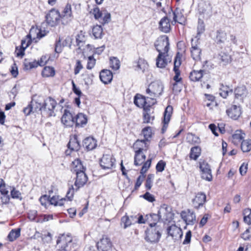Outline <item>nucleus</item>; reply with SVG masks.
<instances>
[{
    "instance_id": "nucleus-20",
    "label": "nucleus",
    "mask_w": 251,
    "mask_h": 251,
    "mask_svg": "<svg viewBox=\"0 0 251 251\" xmlns=\"http://www.w3.org/2000/svg\"><path fill=\"white\" fill-rule=\"evenodd\" d=\"M72 240L73 238L70 234H63L58 237L56 243L57 245L61 244V247H66V249H69V244L72 242Z\"/></svg>"
},
{
    "instance_id": "nucleus-25",
    "label": "nucleus",
    "mask_w": 251,
    "mask_h": 251,
    "mask_svg": "<svg viewBox=\"0 0 251 251\" xmlns=\"http://www.w3.org/2000/svg\"><path fill=\"white\" fill-rule=\"evenodd\" d=\"M100 78L103 83L108 84L112 80V73L109 70H103L100 72Z\"/></svg>"
},
{
    "instance_id": "nucleus-53",
    "label": "nucleus",
    "mask_w": 251,
    "mask_h": 251,
    "mask_svg": "<svg viewBox=\"0 0 251 251\" xmlns=\"http://www.w3.org/2000/svg\"><path fill=\"white\" fill-rule=\"evenodd\" d=\"M38 65L39 63L36 61L29 62L25 59L24 62L25 68L26 70H30L32 68H36L38 67Z\"/></svg>"
},
{
    "instance_id": "nucleus-7",
    "label": "nucleus",
    "mask_w": 251,
    "mask_h": 251,
    "mask_svg": "<svg viewBox=\"0 0 251 251\" xmlns=\"http://www.w3.org/2000/svg\"><path fill=\"white\" fill-rule=\"evenodd\" d=\"M92 13L95 19L98 20L102 25L108 24L111 21L110 14L106 11H100L97 7L93 8Z\"/></svg>"
},
{
    "instance_id": "nucleus-52",
    "label": "nucleus",
    "mask_w": 251,
    "mask_h": 251,
    "mask_svg": "<svg viewBox=\"0 0 251 251\" xmlns=\"http://www.w3.org/2000/svg\"><path fill=\"white\" fill-rule=\"evenodd\" d=\"M25 44V41L22 40L21 47L19 50H18L17 48L15 50L16 55L17 57H22L24 55V51L25 49L28 47L26 44L25 47L24 46V44Z\"/></svg>"
},
{
    "instance_id": "nucleus-41",
    "label": "nucleus",
    "mask_w": 251,
    "mask_h": 251,
    "mask_svg": "<svg viewBox=\"0 0 251 251\" xmlns=\"http://www.w3.org/2000/svg\"><path fill=\"white\" fill-rule=\"evenodd\" d=\"M173 108L171 105H168L165 109L164 112V120L163 122L165 124H168L172 114L173 113Z\"/></svg>"
},
{
    "instance_id": "nucleus-19",
    "label": "nucleus",
    "mask_w": 251,
    "mask_h": 251,
    "mask_svg": "<svg viewBox=\"0 0 251 251\" xmlns=\"http://www.w3.org/2000/svg\"><path fill=\"white\" fill-rule=\"evenodd\" d=\"M61 122L67 126H72L75 124V118L69 110L65 109L61 118Z\"/></svg>"
},
{
    "instance_id": "nucleus-5",
    "label": "nucleus",
    "mask_w": 251,
    "mask_h": 251,
    "mask_svg": "<svg viewBox=\"0 0 251 251\" xmlns=\"http://www.w3.org/2000/svg\"><path fill=\"white\" fill-rule=\"evenodd\" d=\"M76 6V5L73 4V6H72L69 3H67L66 5L61 14H60L61 20L62 24L67 25L73 20L74 18L73 13L74 12L73 7L75 8Z\"/></svg>"
},
{
    "instance_id": "nucleus-23",
    "label": "nucleus",
    "mask_w": 251,
    "mask_h": 251,
    "mask_svg": "<svg viewBox=\"0 0 251 251\" xmlns=\"http://www.w3.org/2000/svg\"><path fill=\"white\" fill-rule=\"evenodd\" d=\"M146 155L144 151H141L140 149L135 151V155L134 158V164L135 166H140L146 162L145 161Z\"/></svg>"
},
{
    "instance_id": "nucleus-33",
    "label": "nucleus",
    "mask_w": 251,
    "mask_h": 251,
    "mask_svg": "<svg viewBox=\"0 0 251 251\" xmlns=\"http://www.w3.org/2000/svg\"><path fill=\"white\" fill-rule=\"evenodd\" d=\"M148 146L147 142L145 140H137L133 145V149L135 151L140 149L141 151H146Z\"/></svg>"
},
{
    "instance_id": "nucleus-37",
    "label": "nucleus",
    "mask_w": 251,
    "mask_h": 251,
    "mask_svg": "<svg viewBox=\"0 0 251 251\" xmlns=\"http://www.w3.org/2000/svg\"><path fill=\"white\" fill-rule=\"evenodd\" d=\"M92 34L96 39H101L104 35L101 25H96L92 28Z\"/></svg>"
},
{
    "instance_id": "nucleus-59",
    "label": "nucleus",
    "mask_w": 251,
    "mask_h": 251,
    "mask_svg": "<svg viewBox=\"0 0 251 251\" xmlns=\"http://www.w3.org/2000/svg\"><path fill=\"white\" fill-rule=\"evenodd\" d=\"M166 166V163L163 160H160L156 165V170L157 172H162L164 170Z\"/></svg>"
},
{
    "instance_id": "nucleus-51",
    "label": "nucleus",
    "mask_w": 251,
    "mask_h": 251,
    "mask_svg": "<svg viewBox=\"0 0 251 251\" xmlns=\"http://www.w3.org/2000/svg\"><path fill=\"white\" fill-rule=\"evenodd\" d=\"M142 133L145 138L144 140L148 142L149 139L151 138L152 135L151 127L148 126L144 128L142 130Z\"/></svg>"
},
{
    "instance_id": "nucleus-34",
    "label": "nucleus",
    "mask_w": 251,
    "mask_h": 251,
    "mask_svg": "<svg viewBox=\"0 0 251 251\" xmlns=\"http://www.w3.org/2000/svg\"><path fill=\"white\" fill-rule=\"evenodd\" d=\"M154 118V116L151 114L150 107H145L143 112V123L152 124Z\"/></svg>"
},
{
    "instance_id": "nucleus-1",
    "label": "nucleus",
    "mask_w": 251,
    "mask_h": 251,
    "mask_svg": "<svg viewBox=\"0 0 251 251\" xmlns=\"http://www.w3.org/2000/svg\"><path fill=\"white\" fill-rule=\"evenodd\" d=\"M37 108L41 111V114L46 117L54 116V108L56 106V101L51 98L49 97L46 99L42 105L41 103H37L35 101Z\"/></svg>"
},
{
    "instance_id": "nucleus-42",
    "label": "nucleus",
    "mask_w": 251,
    "mask_h": 251,
    "mask_svg": "<svg viewBox=\"0 0 251 251\" xmlns=\"http://www.w3.org/2000/svg\"><path fill=\"white\" fill-rule=\"evenodd\" d=\"M246 93V88L244 85L238 86L234 90V95L236 99L244 97Z\"/></svg>"
},
{
    "instance_id": "nucleus-14",
    "label": "nucleus",
    "mask_w": 251,
    "mask_h": 251,
    "mask_svg": "<svg viewBox=\"0 0 251 251\" xmlns=\"http://www.w3.org/2000/svg\"><path fill=\"white\" fill-rule=\"evenodd\" d=\"M167 233L168 235L171 236L174 240H178L180 239L183 235L181 229L175 225H173L168 227Z\"/></svg>"
},
{
    "instance_id": "nucleus-17",
    "label": "nucleus",
    "mask_w": 251,
    "mask_h": 251,
    "mask_svg": "<svg viewBox=\"0 0 251 251\" xmlns=\"http://www.w3.org/2000/svg\"><path fill=\"white\" fill-rule=\"evenodd\" d=\"M75 175L76 179L75 182V191H77L86 183L88 178L85 173V171L79 172Z\"/></svg>"
},
{
    "instance_id": "nucleus-11",
    "label": "nucleus",
    "mask_w": 251,
    "mask_h": 251,
    "mask_svg": "<svg viewBox=\"0 0 251 251\" xmlns=\"http://www.w3.org/2000/svg\"><path fill=\"white\" fill-rule=\"evenodd\" d=\"M149 99L150 97H147V98L140 94H136L134 97V103L139 107L143 108L144 109L145 107H151V102H150Z\"/></svg>"
},
{
    "instance_id": "nucleus-48",
    "label": "nucleus",
    "mask_w": 251,
    "mask_h": 251,
    "mask_svg": "<svg viewBox=\"0 0 251 251\" xmlns=\"http://www.w3.org/2000/svg\"><path fill=\"white\" fill-rule=\"evenodd\" d=\"M186 140L191 144H199L200 143L199 137L192 133H188L187 134Z\"/></svg>"
},
{
    "instance_id": "nucleus-46",
    "label": "nucleus",
    "mask_w": 251,
    "mask_h": 251,
    "mask_svg": "<svg viewBox=\"0 0 251 251\" xmlns=\"http://www.w3.org/2000/svg\"><path fill=\"white\" fill-rule=\"evenodd\" d=\"M201 148L199 147H194L191 148L190 157L195 160H197L201 154Z\"/></svg>"
},
{
    "instance_id": "nucleus-15",
    "label": "nucleus",
    "mask_w": 251,
    "mask_h": 251,
    "mask_svg": "<svg viewBox=\"0 0 251 251\" xmlns=\"http://www.w3.org/2000/svg\"><path fill=\"white\" fill-rule=\"evenodd\" d=\"M171 61V58L168 53H159L156 59V65L158 68H164Z\"/></svg>"
},
{
    "instance_id": "nucleus-64",
    "label": "nucleus",
    "mask_w": 251,
    "mask_h": 251,
    "mask_svg": "<svg viewBox=\"0 0 251 251\" xmlns=\"http://www.w3.org/2000/svg\"><path fill=\"white\" fill-rule=\"evenodd\" d=\"M241 237L245 240H248L251 237V227H249L242 234Z\"/></svg>"
},
{
    "instance_id": "nucleus-12",
    "label": "nucleus",
    "mask_w": 251,
    "mask_h": 251,
    "mask_svg": "<svg viewBox=\"0 0 251 251\" xmlns=\"http://www.w3.org/2000/svg\"><path fill=\"white\" fill-rule=\"evenodd\" d=\"M181 54L179 52H177L175 57V59L174 60V66L173 70L175 72V75L174 76L173 79L176 82H182V78L180 77V71L179 69V66H180L181 62Z\"/></svg>"
},
{
    "instance_id": "nucleus-43",
    "label": "nucleus",
    "mask_w": 251,
    "mask_h": 251,
    "mask_svg": "<svg viewBox=\"0 0 251 251\" xmlns=\"http://www.w3.org/2000/svg\"><path fill=\"white\" fill-rule=\"evenodd\" d=\"M81 76L85 85L88 86L92 84L94 76L93 74L85 72L81 75Z\"/></svg>"
},
{
    "instance_id": "nucleus-22",
    "label": "nucleus",
    "mask_w": 251,
    "mask_h": 251,
    "mask_svg": "<svg viewBox=\"0 0 251 251\" xmlns=\"http://www.w3.org/2000/svg\"><path fill=\"white\" fill-rule=\"evenodd\" d=\"M192 46L191 48V54L192 58L195 61L201 59V50L196 42L194 43L193 39L192 40Z\"/></svg>"
},
{
    "instance_id": "nucleus-36",
    "label": "nucleus",
    "mask_w": 251,
    "mask_h": 251,
    "mask_svg": "<svg viewBox=\"0 0 251 251\" xmlns=\"http://www.w3.org/2000/svg\"><path fill=\"white\" fill-rule=\"evenodd\" d=\"M219 63L222 65H226L231 61V57L226 53L221 52L218 56Z\"/></svg>"
},
{
    "instance_id": "nucleus-2",
    "label": "nucleus",
    "mask_w": 251,
    "mask_h": 251,
    "mask_svg": "<svg viewBox=\"0 0 251 251\" xmlns=\"http://www.w3.org/2000/svg\"><path fill=\"white\" fill-rule=\"evenodd\" d=\"M164 89L163 83L159 81H155L151 82L146 89V93L149 95L151 100V104L156 103L155 98L159 97L162 93Z\"/></svg>"
},
{
    "instance_id": "nucleus-9",
    "label": "nucleus",
    "mask_w": 251,
    "mask_h": 251,
    "mask_svg": "<svg viewBox=\"0 0 251 251\" xmlns=\"http://www.w3.org/2000/svg\"><path fill=\"white\" fill-rule=\"evenodd\" d=\"M152 159V158L151 157H150L149 156L148 159L146 161V162L144 164L143 166L142 167V168L140 171V174L141 175L138 177L136 180V182L134 187L135 189L137 190L141 185L142 182L143 181L145 177L144 174H145L148 170V169L150 168L151 165Z\"/></svg>"
},
{
    "instance_id": "nucleus-45",
    "label": "nucleus",
    "mask_w": 251,
    "mask_h": 251,
    "mask_svg": "<svg viewBox=\"0 0 251 251\" xmlns=\"http://www.w3.org/2000/svg\"><path fill=\"white\" fill-rule=\"evenodd\" d=\"M42 75L44 77L53 76L55 75V70L53 67L46 66L43 69Z\"/></svg>"
},
{
    "instance_id": "nucleus-26",
    "label": "nucleus",
    "mask_w": 251,
    "mask_h": 251,
    "mask_svg": "<svg viewBox=\"0 0 251 251\" xmlns=\"http://www.w3.org/2000/svg\"><path fill=\"white\" fill-rule=\"evenodd\" d=\"M82 145L87 151H91L97 146V141L93 138L88 137L83 140Z\"/></svg>"
},
{
    "instance_id": "nucleus-24",
    "label": "nucleus",
    "mask_w": 251,
    "mask_h": 251,
    "mask_svg": "<svg viewBox=\"0 0 251 251\" xmlns=\"http://www.w3.org/2000/svg\"><path fill=\"white\" fill-rule=\"evenodd\" d=\"M226 113L228 117L234 120L237 119L241 114L240 108L235 105L227 109Z\"/></svg>"
},
{
    "instance_id": "nucleus-16",
    "label": "nucleus",
    "mask_w": 251,
    "mask_h": 251,
    "mask_svg": "<svg viewBox=\"0 0 251 251\" xmlns=\"http://www.w3.org/2000/svg\"><path fill=\"white\" fill-rule=\"evenodd\" d=\"M97 246L99 251H109L112 247V243L109 238L103 236Z\"/></svg>"
},
{
    "instance_id": "nucleus-3",
    "label": "nucleus",
    "mask_w": 251,
    "mask_h": 251,
    "mask_svg": "<svg viewBox=\"0 0 251 251\" xmlns=\"http://www.w3.org/2000/svg\"><path fill=\"white\" fill-rule=\"evenodd\" d=\"M100 164L103 170H112L115 167L116 159L112 153H104L100 160Z\"/></svg>"
},
{
    "instance_id": "nucleus-63",
    "label": "nucleus",
    "mask_w": 251,
    "mask_h": 251,
    "mask_svg": "<svg viewBox=\"0 0 251 251\" xmlns=\"http://www.w3.org/2000/svg\"><path fill=\"white\" fill-rule=\"evenodd\" d=\"M140 197H143L146 200L151 202H152L155 201V198L154 196L148 192H147L145 194L141 196Z\"/></svg>"
},
{
    "instance_id": "nucleus-28",
    "label": "nucleus",
    "mask_w": 251,
    "mask_h": 251,
    "mask_svg": "<svg viewBox=\"0 0 251 251\" xmlns=\"http://www.w3.org/2000/svg\"><path fill=\"white\" fill-rule=\"evenodd\" d=\"M146 221L150 226H157V223L160 220L158 214L150 213L146 215Z\"/></svg>"
},
{
    "instance_id": "nucleus-40",
    "label": "nucleus",
    "mask_w": 251,
    "mask_h": 251,
    "mask_svg": "<svg viewBox=\"0 0 251 251\" xmlns=\"http://www.w3.org/2000/svg\"><path fill=\"white\" fill-rule=\"evenodd\" d=\"M21 234V229L18 228L12 229L7 236V239L10 242H13L17 239Z\"/></svg>"
},
{
    "instance_id": "nucleus-49",
    "label": "nucleus",
    "mask_w": 251,
    "mask_h": 251,
    "mask_svg": "<svg viewBox=\"0 0 251 251\" xmlns=\"http://www.w3.org/2000/svg\"><path fill=\"white\" fill-rule=\"evenodd\" d=\"M110 67L114 70H117L120 68V62L119 60L115 57L110 58Z\"/></svg>"
},
{
    "instance_id": "nucleus-55",
    "label": "nucleus",
    "mask_w": 251,
    "mask_h": 251,
    "mask_svg": "<svg viewBox=\"0 0 251 251\" xmlns=\"http://www.w3.org/2000/svg\"><path fill=\"white\" fill-rule=\"evenodd\" d=\"M96 59L93 56H90L88 58V62L87 65V69L91 70L93 69L96 64Z\"/></svg>"
},
{
    "instance_id": "nucleus-50",
    "label": "nucleus",
    "mask_w": 251,
    "mask_h": 251,
    "mask_svg": "<svg viewBox=\"0 0 251 251\" xmlns=\"http://www.w3.org/2000/svg\"><path fill=\"white\" fill-rule=\"evenodd\" d=\"M35 104V102L31 101L30 104H28L26 107H25L23 109L24 113L26 115H28L31 112H34V111H37V109H38L37 107H35L34 109L33 108V106H34ZM36 106H37V105H36Z\"/></svg>"
},
{
    "instance_id": "nucleus-29",
    "label": "nucleus",
    "mask_w": 251,
    "mask_h": 251,
    "mask_svg": "<svg viewBox=\"0 0 251 251\" xmlns=\"http://www.w3.org/2000/svg\"><path fill=\"white\" fill-rule=\"evenodd\" d=\"M71 171L76 174L79 172L85 171V168L79 159H76L72 162L71 164Z\"/></svg>"
},
{
    "instance_id": "nucleus-10",
    "label": "nucleus",
    "mask_w": 251,
    "mask_h": 251,
    "mask_svg": "<svg viewBox=\"0 0 251 251\" xmlns=\"http://www.w3.org/2000/svg\"><path fill=\"white\" fill-rule=\"evenodd\" d=\"M200 169L201 172V177L207 181H211L212 176L209 164L205 161L199 162Z\"/></svg>"
},
{
    "instance_id": "nucleus-4",
    "label": "nucleus",
    "mask_w": 251,
    "mask_h": 251,
    "mask_svg": "<svg viewBox=\"0 0 251 251\" xmlns=\"http://www.w3.org/2000/svg\"><path fill=\"white\" fill-rule=\"evenodd\" d=\"M161 236L158 226H150L146 231L145 240L151 243H157Z\"/></svg>"
},
{
    "instance_id": "nucleus-30",
    "label": "nucleus",
    "mask_w": 251,
    "mask_h": 251,
    "mask_svg": "<svg viewBox=\"0 0 251 251\" xmlns=\"http://www.w3.org/2000/svg\"><path fill=\"white\" fill-rule=\"evenodd\" d=\"M75 118V124L76 127H82L87 123V116L83 113H78Z\"/></svg>"
},
{
    "instance_id": "nucleus-57",
    "label": "nucleus",
    "mask_w": 251,
    "mask_h": 251,
    "mask_svg": "<svg viewBox=\"0 0 251 251\" xmlns=\"http://www.w3.org/2000/svg\"><path fill=\"white\" fill-rule=\"evenodd\" d=\"M49 197L46 195H43L39 199V201L41 205L44 206L46 208L48 205H49Z\"/></svg>"
},
{
    "instance_id": "nucleus-21",
    "label": "nucleus",
    "mask_w": 251,
    "mask_h": 251,
    "mask_svg": "<svg viewBox=\"0 0 251 251\" xmlns=\"http://www.w3.org/2000/svg\"><path fill=\"white\" fill-rule=\"evenodd\" d=\"M169 207L166 205L162 206L158 211V215L160 220H169L172 218V214L169 212Z\"/></svg>"
},
{
    "instance_id": "nucleus-44",
    "label": "nucleus",
    "mask_w": 251,
    "mask_h": 251,
    "mask_svg": "<svg viewBox=\"0 0 251 251\" xmlns=\"http://www.w3.org/2000/svg\"><path fill=\"white\" fill-rule=\"evenodd\" d=\"M86 41L84 33L81 31L76 37V45L78 46V49H80L81 47H82Z\"/></svg>"
},
{
    "instance_id": "nucleus-62",
    "label": "nucleus",
    "mask_w": 251,
    "mask_h": 251,
    "mask_svg": "<svg viewBox=\"0 0 251 251\" xmlns=\"http://www.w3.org/2000/svg\"><path fill=\"white\" fill-rule=\"evenodd\" d=\"M204 72L214 68V65L210 61H205L202 65Z\"/></svg>"
},
{
    "instance_id": "nucleus-35",
    "label": "nucleus",
    "mask_w": 251,
    "mask_h": 251,
    "mask_svg": "<svg viewBox=\"0 0 251 251\" xmlns=\"http://www.w3.org/2000/svg\"><path fill=\"white\" fill-rule=\"evenodd\" d=\"M204 70H200L199 71L193 70L189 75V78L191 81H198L202 78L203 75Z\"/></svg>"
},
{
    "instance_id": "nucleus-8",
    "label": "nucleus",
    "mask_w": 251,
    "mask_h": 251,
    "mask_svg": "<svg viewBox=\"0 0 251 251\" xmlns=\"http://www.w3.org/2000/svg\"><path fill=\"white\" fill-rule=\"evenodd\" d=\"M61 20L60 13L59 11L52 9L46 16L47 23L51 26L56 25Z\"/></svg>"
},
{
    "instance_id": "nucleus-61",
    "label": "nucleus",
    "mask_w": 251,
    "mask_h": 251,
    "mask_svg": "<svg viewBox=\"0 0 251 251\" xmlns=\"http://www.w3.org/2000/svg\"><path fill=\"white\" fill-rule=\"evenodd\" d=\"M147 63L143 59H140L138 62L137 67L138 69L142 70L143 72L145 71L147 67Z\"/></svg>"
},
{
    "instance_id": "nucleus-58",
    "label": "nucleus",
    "mask_w": 251,
    "mask_h": 251,
    "mask_svg": "<svg viewBox=\"0 0 251 251\" xmlns=\"http://www.w3.org/2000/svg\"><path fill=\"white\" fill-rule=\"evenodd\" d=\"M75 188L73 185H71L69 188L66 194V198L69 200L72 201L74 197V194Z\"/></svg>"
},
{
    "instance_id": "nucleus-38",
    "label": "nucleus",
    "mask_w": 251,
    "mask_h": 251,
    "mask_svg": "<svg viewBox=\"0 0 251 251\" xmlns=\"http://www.w3.org/2000/svg\"><path fill=\"white\" fill-rule=\"evenodd\" d=\"M226 39V33L225 31L221 30L216 31L215 40L217 44L225 43Z\"/></svg>"
},
{
    "instance_id": "nucleus-18",
    "label": "nucleus",
    "mask_w": 251,
    "mask_h": 251,
    "mask_svg": "<svg viewBox=\"0 0 251 251\" xmlns=\"http://www.w3.org/2000/svg\"><path fill=\"white\" fill-rule=\"evenodd\" d=\"M206 195L204 193L200 192L197 194L192 201L193 207L198 209L202 206L206 201Z\"/></svg>"
},
{
    "instance_id": "nucleus-27",
    "label": "nucleus",
    "mask_w": 251,
    "mask_h": 251,
    "mask_svg": "<svg viewBox=\"0 0 251 251\" xmlns=\"http://www.w3.org/2000/svg\"><path fill=\"white\" fill-rule=\"evenodd\" d=\"M67 146L71 151H78L80 149V145L77 136L74 135L71 137Z\"/></svg>"
},
{
    "instance_id": "nucleus-6",
    "label": "nucleus",
    "mask_w": 251,
    "mask_h": 251,
    "mask_svg": "<svg viewBox=\"0 0 251 251\" xmlns=\"http://www.w3.org/2000/svg\"><path fill=\"white\" fill-rule=\"evenodd\" d=\"M154 45L159 53H168L169 50L168 37L166 35L160 36L156 41Z\"/></svg>"
},
{
    "instance_id": "nucleus-47",
    "label": "nucleus",
    "mask_w": 251,
    "mask_h": 251,
    "mask_svg": "<svg viewBox=\"0 0 251 251\" xmlns=\"http://www.w3.org/2000/svg\"><path fill=\"white\" fill-rule=\"evenodd\" d=\"M241 148L243 152H249L251 150V139L242 141Z\"/></svg>"
},
{
    "instance_id": "nucleus-13",
    "label": "nucleus",
    "mask_w": 251,
    "mask_h": 251,
    "mask_svg": "<svg viewBox=\"0 0 251 251\" xmlns=\"http://www.w3.org/2000/svg\"><path fill=\"white\" fill-rule=\"evenodd\" d=\"M180 216L187 225H193L196 222L195 213L190 209L182 211Z\"/></svg>"
},
{
    "instance_id": "nucleus-32",
    "label": "nucleus",
    "mask_w": 251,
    "mask_h": 251,
    "mask_svg": "<svg viewBox=\"0 0 251 251\" xmlns=\"http://www.w3.org/2000/svg\"><path fill=\"white\" fill-rule=\"evenodd\" d=\"M49 197V205H53L54 206H62L64 205V201H66L65 198H60L59 196H53Z\"/></svg>"
},
{
    "instance_id": "nucleus-56",
    "label": "nucleus",
    "mask_w": 251,
    "mask_h": 251,
    "mask_svg": "<svg viewBox=\"0 0 251 251\" xmlns=\"http://www.w3.org/2000/svg\"><path fill=\"white\" fill-rule=\"evenodd\" d=\"M124 224V228L125 229L131 225V222L128 216H125L121 219V224Z\"/></svg>"
},
{
    "instance_id": "nucleus-31",
    "label": "nucleus",
    "mask_w": 251,
    "mask_h": 251,
    "mask_svg": "<svg viewBox=\"0 0 251 251\" xmlns=\"http://www.w3.org/2000/svg\"><path fill=\"white\" fill-rule=\"evenodd\" d=\"M160 30L165 33H168L170 31L171 25L170 20L167 17L163 18L159 22Z\"/></svg>"
},
{
    "instance_id": "nucleus-39",
    "label": "nucleus",
    "mask_w": 251,
    "mask_h": 251,
    "mask_svg": "<svg viewBox=\"0 0 251 251\" xmlns=\"http://www.w3.org/2000/svg\"><path fill=\"white\" fill-rule=\"evenodd\" d=\"M233 90L228 86H225L223 84L221 85L220 88V95L223 98H226L229 94H232Z\"/></svg>"
},
{
    "instance_id": "nucleus-60",
    "label": "nucleus",
    "mask_w": 251,
    "mask_h": 251,
    "mask_svg": "<svg viewBox=\"0 0 251 251\" xmlns=\"http://www.w3.org/2000/svg\"><path fill=\"white\" fill-rule=\"evenodd\" d=\"M182 86V82H175L173 84V91L174 92L178 93L181 91Z\"/></svg>"
},
{
    "instance_id": "nucleus-54",
    "label": "nucleus",
    "mask_w": 251,
    "mask_h": 251,
    "mask_svg": "<svg viewBox=\"0 0 251 251\" xmlns=\"http://www.w3.org/2000/svg\"><path fill=\"white\" fill-rule=\"evenodd\" d=\"M154 178V175L152 174H149L148 175L146 183H145V187L147 189L150 190L152 187V184L153 179Z\"/></svg>"
}]
</instances>
